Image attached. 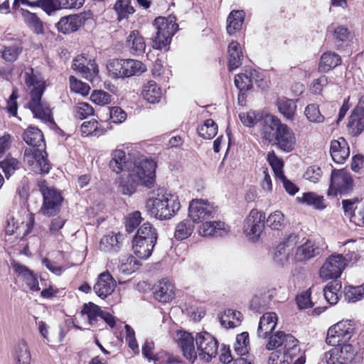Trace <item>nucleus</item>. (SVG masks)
<instances>
[{"mask_svg":"<svg viewBox=\"0 0 364 364\" xmlns=\"http://www.w3.org/2000/svg\"><path fill=\"white\" fill-rule=\"evenodd\" d=\"M180 207L178 197L168 193L149 198L146 203V210L150 215L159 220L169 219Z\"/></svg>","mask_w":364,"mask_h":364,"instance_id":"1","label":"nucleus"},{"mask_svg":"<svg viewBox=\"0 0 364 364\" xmlns=\"http://www.w3.org/2000/svg\"><path fill=\"white\" fill-rule=\"evenodd\" d=\"M38 186L43 198L41 213L47 216L56 215L60 211L63 202L60 193L53 187L48 186L45 180L38 181Z\"/></svg>","mask_w":364,"mask_h":364,"instance_id":"2","label":"nucleus"},{"mask_svg":"<svg viewBox=\"0 0 364 364\" xmlns=\"http://www.w3.org/2000/svg\"><path fill=\"white\" fill-rule=\"evenodd\" d=\"M156 163L146 157L139 159L129 174L132 180L136 184L151 187L154 182Z\"/></svg>","mask_w":364,"mask_h":364,"instance_id":"3","label":"nucleus"},{"mask_svg":"<svg viewBox=\"0 0 364 364\" xmlns=\"http://www.w3.org/2000/svg\"><path fill=\"white\" fill-rule=\"evenodd\" d=\"M153 26L156 29L154 42L158 46H168L171 42L172 36L178 29L176 23V18L169 16L168 18L159 16L155 18Z\"/></svg>","mask_w":364,"mask_h":364,"instance_id":"4","label":"nucleus"},{"mask_svg":"<svg viewBox=\"0 0 364 364\" xmlns=\"http://www.w3.org/2000/svg\"><path fill=\"white\" fill-rule=\"evenodd\" d=\"M353 332V322L350 320H343L328 328L326 343L332 346H340L343 342L349 340Z\"/></svg>","mask_w":364,"mask_h":364,"instance_id":"5","label":"nucleus"},{"mask_svg":"<svg viewBox=\"0 0 364 364\" xmlns=\"http://www.w3.org/2000/svg\"><path fill=\"white\" fill-rule=\"evenodd\" d=\"M196 345L198 357L200 360L210 362L218 354V342L215 337L206 331L196 333Z\"/></svg>","mask_w":364,"mask_h":364,"instance_id":"6","label":"nucleus"},{"mask_svg":"<svg viewBox=\"0 0 364 364\" xmlns=\"http://www.w3.org/2000/svg\"><path fill=\"white\" fill-rule=\"evenodd\" d=\"M217 213L216 207L203 199H193L188 207V216L193 223L203 222L213 218Z\"/></svg>","mask_w":364,"mask_h":364,"instance_id":"7","label":"nucleus"},{"mask_svg":"<svg viewBox=\"0 0 364 364\" xmlns=\"http://www.w3.org/2000/svg\"><path fill=\"white\" fill-rule=\"evenodd\" d=\"M23 160L28 166H34L35 171L41 173H48L51 168L46 149L26 148L23 154Z\"/></svg>","mask_w":364,"mask_h":364,"instance_id":"8","label":"nucleus"},{"mask_svg":"<svg viewBox=\"0 0 364 364\" xmlns=\"http://www.w3.org/2000/svg\"><path fill=\"white\" fill-rule=\"evenodd\" d=\"M265 214L252 209L244 222V232L250 239L257 240L262 234L265 224Z\"/></svg>","mask_w":364,"mask_h":364,"instance_id":"9","label":"nucleus"},{"mask_svg":"<svg viewBox=\"0 0 364 364\" xmlns=\"http://www.w3.org/2000/svg\"><path fill=\"white\" fill-rule=\"evenodd\" d=\"M356 351L351 344L336 346L325 354L327 364H351Z\"/></svg>","mask_w":364,"mask_h":364,"instance_id":"10","label":"nucleus"},{"mask_svg":"<svg viewBox=\"0 0 364 364\" xmlns=\"http://www.w3.org/2000/svg\"><path fill=\"white\" fill-rule=\"evenodd\" d=\"M346 265V259L342 255H332L319 270L321 278L328 280L339 277Z\"/></svg>","mask_w":364,"mask_h":364,"instance_id":"11","label":"nucleus"},{"mask_svg":"<svg viewBox=\"0 0 364 364\" xmlns=\"http://www.w3.org/2000/svg\"><path fill=\"white\" fill-rule=\"evenodd\" d=\"M81 313L87 316L89 323L91 326H95L100 320H102L111 328L116 325V319L112 314L102 310L100 306L92 302L85 304Z\"/></svg>","mask_w":364,"mask_h":364,"instance_id":"12","label":"nucleus"},{"mask_svg":"<svg viewBox=\"0 0 364 364\" xmlns=\"http://www.w3.org/2000/svg\"><path fill=\"white\" fill-rule=\"evenodd\" d=\"M346 217L357 226L364 227V201L357 198L342 200Z\"/></svg>","mask_w":364,"mask_h":364,"instance_id":"13","label":"nucleus"},{"mask_svg":"<svg viewBox=\"0 0 364 364\" xmlns=\"http://www.w3.org/2000/svg\"><path fill=\"white\" fill-rule=\"evenodd\" d=\"M353 180L350 174L344 169L333 170L331 173L329 192L337 194L347 193L351 190Z\"/></svg>","mask_w":364,"mask_h":364,"instance_id":"14","label":"nucleus"},{"mask_svg":"<svg viewBox=\"0 0 364 364\" xmlns=\"http://www.w3.org/2000/svg\"><path fill=\"white\" fill-rule=\"evenodd\" d=\"M23 77L29 97L43 95L46 87V80L39 71L32 68H26Z\"/></svg>","mask_w":364,"mask_h":364,"instance_id":"15","label":"nucleus"},{"mask_svg":"<svg viewBox=\"0 0 364 364\" xmlns=\"http://www.w3.org/2000/svg\"><path fill=\"white\" fill-rule=\"evenodd\" d=\"M43 95L31 96L27 107L31 111L33 116L43 122H51L53 118L50 105L46 101L42 100Z\"/></svg>","mask_w":364,"mask_h":364,"instance_id":"16","label":"nucleus"},{"mask_svg":"<svg viewBox=\"0 0 364 364\" xmlns=\"http://www.w3.org/2000/svg\"><path fill=\"white\" fill-rule=\"evenodd\" d=\"M272 144L276 145L279 149L284 152H291L294 149L296 145L295 134L291 128L284 124L279 129L278 133Z\"/></svg>","mask_w":364,"mask_h":364,"instance_id":"17","label":"nucleus"},{"mask_svg":"<svg viewBox=\"0 0 364 364\" xmlns=\"http://www.w3.org/2000/svg\"><path fill=\"white\" fill-rule=\"evenodd\" d=\"M177 343L181 348L183 356L193 363L198 358L195 348L196 337L188 332L180 331L177 333Z\"/></svg>","mask_w":364,"mask_h":364,"instance_id":"18","label":"nucleus"},{"mask_svg":"<svg viewBox=\"0 0 364 364\" xmlns=\"http://www.w3.org/2000/svg\"><path fill=\"white\" fill-rule=\"evenodd\" d=\"M88 18L86 13L70 15L62 17L56 24L58 31L63 33H70L77 31L83 26Z\"/></svg>","mask_w":364,"mask_h":364,"instance_id":"19","label":"nucleus"},{"mask_svg":"<svg viewBox=\"0 0 364 364\" xmlns=\"http://www.w3.org/2000/svg\"><path fill=\"white\" fill-rule=\"evenodd\" d=\"M258 123L262 137L270 143L273 142L279 129L284 125L279 119L272 115L265 116Z\"/></svg>","mask_w":364,"mask_h":364,"instance_id":"20","label":"nucleus"},{"mask_svg":"<svg viewBox=\"0 0 364 364\" xmlns=\"http://www.w3.org/2000/svg\"><path fill=\"white\" fill-rule=\"evenodd\" d=\"M116 287V282L108 271L101 273L93 286L96 295L105 299L110 295Z\"/></svg>","mask_w":364,"mask_h":364,"instance_id":"21","label":"nucleus"},{"mask_svg":"<svg viewBox=\"0 0 364 364\" xmlns=\"http://www.w3.org/2000/svg\"><path fill=\"white\" fill-rule=\"evenodd\" d=\"M260 81H262V77L256 70H246L245 73L237 74L235 77V85L240 91L249 90L254 82L261 86Z\"/></svg>","mask_w":364,"mask_h":364,"instance_id":"22","label":"nucleus"},{"mask_svg":"<svg viewBox=\"0 0 364 364\" xmlns=\"http://www.w3.org/2000/svg\"><path fill=\"white\" fill-rule=\"evenodd\" d=\"M230 228L224 222L206 221L199 228L198 232L203 237H223L227 235Z\"/></svg>","mask_w":364,"mask_h":364,"instance_id":"23","label":"nucleus"},{"mask_svg":"<svg viewBox=\"0 0 364 364\" xmlns=\"http://www.w3.org/2000/svg\"><path fill=\"white\" fill-rule=\"evenodd\" d=\"M11 264L15 274L26 282L31 291L40 290L37 277L31 270L15 260L11 261Z\"/></svg>","mask_w":364,"mask_h":364,"instance_id":"24","label":"nucleus"},{"mask_svg":"<svg viewBox=\"0 0 364 364\" xmlns=\"http://www.w3.org/2000/svg\"><path fill=\"white\" fill-rule=\"evenodd\" d=\"M153 294L158 301L168 302L174 298V286L168 279H162L153 287Z\"/></svg>","mask_w":364,"mask_h":364,"instance_id":"25","label":"nucleus"},{"mask_svg":"<svg viewBox=\"0 0 364 364\" xmlns=\"http://www.w3.org/2000/svg\"><path fill=\"white\" fill-rule=\"evenodd\" d=\"M322 249L314 241L306 240L296 248L295 259L299 262L306 261L320 255Z\"/></svg>","mask_w":364,"mask_h":364,"instance_id":"26","label":"nucleus"},{"mask_svg":"<svg viewBox=\"0 0 364 364\" xmlns=\"http://www.w3.org/2000/svg\"><path fill=\"white\" fill-rule=\"evenodd\" d=\"M330 153L332 159L337 164L343 163L350 155V149L343 138L333 140L331 143Z\"/></svg>","mask_w":364,"mask_h":364,"instance_id":"27","label":"nucleus"},{"mask_svg":"<svg viewBox=\"0 0 364 364\" xmlns=\"http://www.w3.org/2000/svg\"><path fill=\"white\" fill-rule=\"evenodd\" d=\"M277 315L274 312L265 313L259 320L257 335L260 338H267L274 330L277 323Z\"/></svg>","mask_w":364,"mask_h":364,"instance_id":"28","label":"nucleus"},{"mask_svg":"<svg viewBox=\"0 0 364 364\" xmlns=\"http://www.w3.org/2000/svg\"><path fill=\"white\" fill-rule=\"evenodd\" d=\"M24 141L32 148L46 149V143L42 132L36 127H29L23 133Z\"/></svg>","mask_w":364,"mask_h":364,"instance_id":"29","label":"nucleus"},{"mask_svg":"<svg viewBox=\"0 0 364 364\" xmlns=\"http://www.w3.org/2000/svg\"><path fill=\"white\" fill-rule=\"evenodd\" d=\"M279 335H281L282 341L279 350H282V353H285L288 356H296L300 350L298 340L292 335L284 331H279Z\"/></svg>","mask_w":364,"mask_h":364,"instance_id":"30","label":"nucleus"},{"mask_svg":"<svg viewBox=\"0 0 364 364\" xmlns=\"http://www.w3.org/2000/svg\"><path fill=\"white\" fill-rule=\"evenodd\" d=\"M245 11L243 10H232L227 18L226 30L230 36L234 35L241 30L245 19Z\"/></svg>","mask_w":364,"mask_h":364,"instance_id":"31","label":"nucleus"},{"mask_svg":"<svg viewBox=\"0 0 364 364\" xmlns=\"http://www.w3.org/2000/svg\"><path fill=\"white\" fill-rule=\"evenodd\" d=\"M348 127L355 134H359L364 129V108L356 107L349 117Z\"/></svg>","mask_w":364,"mask_h":364,"instance_id":"32","label":"nucleus"},{"mask_svg":"<svg viewBox=\"0 0 364 364\" xmlns=\"http://www.w3.org/2000/svg\"><path fill=\"white\" fill-rule=\"evenodd\" d=\"M109 166L117 173L126 170L128 168V161L124 151L120 149L113 151Z\"/></svg>","mask_w":364,"mask_h":364,"instance_id":"33","label":"nucleus"},{"mask_svg":"<svg viewBox=\"0 0 364 364\" xmlns=\"http://www.w3.org/2000/svg\"><path fill=\"white\" fill-rule=\"evenodd\" d=\"M142 96L148 102L155 104L160 101L162 92L155 81L150 80L144 85Z\"/></svg>","mask_w":364,"mask_h":364,"instance_id":"34","label":"nucleus"},{"mask_svg":"<svg viewBox=\"0 0 364 364\" xmlns=\"http://www.w3.org/2000/svg\"><path fill=\"white\" fill-rule=\"evenodd\" d=\"M341 63V58L339 55L335 53L326 52L321 57L318 69L321 73H327Z\"/></svg>","mask_w":364,"mask_h":364,"instance_id":"35","label":"nucleus"},{"mask_svg":"<svg viewBox=\"0 0 364 364\" xmlns=\"http://www.w3.org/2000/svg\"><path fill=\"white\" fill-rule=\"evenodd\" d=\"M132 243V248L136 256L139 259H146L151 256L156 242L133 240Z\"/></svg>","mask_w":364,"mask_h":364,"instance_id":"36","label":"nucleus"},{"mask_svg":"<svg viewBox=\"0 0 364 364\" xmlns=\"http://www.w3.org/2000/svg\"><path fill=\"white\" fill-rule=\"evenodd\" d=\"M158 233L156 229L149 223H144L137 230L133 240L152 241L156 242Z\"/></svg>","mask_w":364,"mask_h":364,"instance_id":"37","label":"nucleus"},{"mask_svg":"<svg viewBox=\"0 0 364 364\" xmlns=\"http://www.w3.org/2000/svg\"><path fill=\"white\" fill-rule=\"evenodd\" d=\"M241 317L240 312L227 309L220 318V324L226 328H235L240 324Z\"/></svg>","mask_w":364,"mask_h":364,"instance_id":"38","label":"nucleus"},{"mask_svg":"<svg viewBox=\"0 0 364 364\" xmlns=\"http://www.w3.org/2000/svg\"><path fill=\"white\" fill-rule=\"evenodd\" d=\"M139 265H140L139 262L134 256L127 254L122 255L119 258L118 269L119 272L130 274L135 272Z\"/></svg>","mask_w":364,"mask_h":364,"instance_id":"39","label":"nucleus"},{"mask_svg":"<svg viewBox=\"0 0 364 364\" xmlns=\"http://www.w3.org/2000/svg\"><path fill=\"white\" fill-rule=\"evenodd\" d=\"M341 289V283L338 281L329 282L323 289V295L326 300L331 305L337 304Z\"/></svg>","mask_w":364,"mask_h":364,"instance_id":"40","label":"nucleus"},{"mask_svg":"<svg viewBox=\"0 0 364 364\" xmlns=\"http://www.w3.org/2000/svg\"><path fill=\"white\" fill-rule=\"evenodd\" d=\"M23 18L28 27L36 33H43V25L41 19L36 14L31 13L26 9H21Z\"/></svg>","mask_w":364,"mask_h":364,"instance_id":"41","label":"nucleus"},{"mask_svg":"<svg viewBox=\"0 0 364 364\" xmlns=\"http://www.w3.org/2000/svg\"><path fill=\"white\" fill-rule=\"evenodd\" d=\"M132 0H117L114 5V10L117 13L119 21L127 19L134 14L135 9L132 6Z\"/></svg>","mask_w":364,"mask_h":364,"instance_id":"42","label":"nucleus"},{"mask_svg":"<svg viewBox=\"0 0 364 364\" xmlns=\"http://www.w3.org/2000/svg\"><path fill=\"white\" fill-rule=\"evenodd\" d=\"M228 68L233 70L239 68L244 59L242 47H228Z\"/></svg>","mask_w":364,"mask_h":364,"instance_id":"43","label":"nucleus"},{"mask_svg":"<svg viewBox=\"0 0 364 364\" xmlns=\"http://www.w3.org/2000/svg\"><path fill=\"white\" fill-rule=\"evenodd\" d=\"M277 107L279 112L287 119H292L296 109V102L289 99L279 98L277 100Z\"/></svg>","mask_w":364,"mask_h":364,"instance_id":"44","label":"nucleus"},{"mask_svg":"<svg viewBox=\"0 0 364 364\" xmlns=\"http://www.w3.org/2000/svg\"><path fill=\"white\" fill-rule=\"evenodd\" d=\"M123 63L124 64V77L138 75L146 70V67L139 60L126 59Z\"/></svg>","mask_w":364,"mask_h":364,"instance_id":"45","label":"nucleus"},{"mask_svg":"<svg viewBox=\"0 0 364 364\" xmlns=\"http://www.w3.org/2000/svg\"><path fill=\"white\" fill-rule=\"evenodd\" d=\"M193 222L189 220H183L176 226L174 237L177 240H183L188 238L194 229Z\"/></svg>","mask_w":364,"mask_h":364,"instance_id":"46","label":"nucleus"},{"mask_svg":"<svg viewBox=\"0 0 364 364\" xmlns=\"http://www.w3.org/2000/svg\"><path fill=\"white\" fill-rule=\"evenodd\" d=\"M197 131L200 137L204 139H211L218 133V125L212 119H208L198 128Z\"/></svg>","mask_w":364,"mask_h":364,"instance_id":"47","label":"nucleus"},{"mask_svg":"<svg viewBox=\"0 0 364 364\" xmlns=\"http://www.w3.org/2000/svg\"><path fill=\"white\" fill-rule=\"evenodd\" d=\"M298 200L303 203L312 205L317 209H323L325 208V205L323 204V197L313 192L303 193L302 197L298 198Z\"/></svg>","mask_w":364,"mask_h":364,"instance_id":"48","label":"nucleus"},{"mask_svg":"<svg viewBox=\"0 0 364 364\" xmlns=\"http://www.w3.org/2000/svg\"><path fill=\"white\" fill-rule=\"evenodd\" d=\"M15 353L18 364H30L31 356L26 342L21 341L18 343Z\"/></svg>","mask_w":364,"mask_h":364,"instance_id":"49","label":"nucleus"},{"mask_svg":"<svg viewBox=\"0 0 364 364\" xmlns=\"http://www.w3.org/2000/svg\"><path fill=\"white\" fill-rule=\"evenodd\" d=\"M345 300L348 302H355L364 297V284L357 287H348L345 288Z\"/></svg>","mask_w":364,"mask_h":364,"instance_id":"50","label":"nucleus"},{"mask_svg":"<svg viewBox=\"0 0 364 364\" xmlns=\"http://www.w3.org/2000/svg\"><path fill=\"white\" fill-rule=\"evenodd\" d=\"M267 160L274 171L277 178L284 175L283 172L284 162L282 159H279L276 155L274 151H271L267 154Z\"/></svg>","mask_w":364,"mask_h":364,"instance_id":"51","label":"nucleus"},{"mask_svg":"<svg viewBox=\"0 0 364 364\" xmlns=\"http://www.w3.org/2000/svg\"><path fill=\"white\" fill-rule=\"evenodd\" d=\"M124 60L122 59H112L109 61L107 65V70L110 75L116 78H124V64L123 62Z\"/></svg>","mask_w":364,"mask_h":364,"instance_id":"52","label":"nucleus"},{"mask_svg":"<svg viewBox=\"0 0 364 364\" xmlns=\"http://www.w3.org/2000/svg\"><path fill=\"white\" fill-rule=\"evenodd\" d=\"M305 115L309 121L314 123H321L324 121V116L321 114L318 105L310 104L306 106L304 111Z\"/></svg>","mask_w":364,"mask_h":364,"instance_id":"53","label":"nucleus"},{"mask_svg":"<svg viewBox=\"0 0 364 364\" xmlns=\"http://www.w3.org/2000/svg\"><path fill=\"white\" fill-rule=\"evenodd\" d=\"M73 68L82 73V77L87 80H92L94 75L97 73V66L95 63H91V68L80 63L76 60L73 63Z\"/></svg>","mask_w":364,"mask_h":364,"instance_id":"54","label":"nucleus"},{"mask_svg":"<svg viewBox=\"0 0 364 364\" xmlns=\"http://www.w3.org/2000/svg\"><path fill=\"white\" fill-rule=\"evenodd\" d=\"M265 220L267 226L272 230H279L284 226V215L279 210L271 213Z\"/></svg>","mask_w":364,"mask_h":364,"instance_id":"55","label":"nucleus"},{"mask_svg":"<svg viewBox=\"0 0 364 364\" xmlns=\"http://www.w3.org/2000/svg\"><path fill=\"white\" fill-rule=\"evenodd\" d=\"M0 168L3 170L6 177L9 178L19 168V161L14 158H6L0 162Z\"/></svg>","mask_w":364,"mask_h":364,"instance_id":"56","label":"nucleus"},{"mask_svg":"<svg viewBox=\"0 0 364 364\" xmlns=\"http://www.w3.org/2000/svg\"><path fill=\"white\" fill-rule=\"evenodd\" d=\"M328 32L333 34V38L339 41H346L349 36L348 28L337 23H331L328 27Z\"/></svg>","mask_w":364,"mask_h":364,"instance_id":"57","label":"nucleus"},{"mask_svg":"<svg viewBox=\"0 0 364 364\" xmlns=\"http://www.w3.org/2000/svg\"><path fill=\"white\" fill-rule=\"evenodd\" d=\"M122 240L123 235L121 233L109 235L102 239L101 243L108 245L110 250L118 252L122 243Z\"/></svg>","mask_w":364,"mask_h":364,"instance_id":"58","label":"nucleus"},{"mask_svg":"<svg viewBox=\"0 0 364 364\" xmlns=\"http://www.w3.org/2000/svg\"><path fill=\"white\" fill-rule=\"evenodd\" d=\"M70 87L72 91L79 93L82 95H87L90 90V87L87 83L77 80L74 76L69 77Z\"/></svg>","mask_w":364,"mask_h":364,"instance_id":"59","label":"nucleus"},{"mask_svg":"<svg viewBox=\"0 0 364 364\" xmlns=\"http://www.w3.org/2000/svg\"><path fill=\"white\" fill-rule=\"evenodd\" d=\"M90 99L95 104L104 106L111 102L112 95L103 90H95Z\"/></svg>","mask_w":364,"mask_h":364,"instance_id":"60","label":"nucleus"},{"mask_svg":"<svg viewBox=\"0 0 364 364\" xmlns=\"http://www.w3.org/2000/svg\"><path fill=\"white\" fill-rule=\"evenodd\" d=\"M152 75L162 83L168 82L171 75V71L168 68H164L160 64H156L152 69Z\"/></svg>","mask_w":364,"mask_h":364,"instance_id":"61","label":"nucleus"},{"mask_svg":"<svg viewBox=\"0 0 364 364\" xmlns=\"http://www.w3.org/2000/svg\"><path fill=\"white\" fill-rule=\"evenodd\" d=\"M269 300V296H267V294H261V295H256L255 296L250 304V308L257 311L259 312L263 309H265L267 307Z\"/></svg>","mask_w":364,"mask_h":364,"instance_id":"62","label":"nucleus"},{"mask_svg":"<svg viewBox=\"0 0 364 364\" xmlns=\"http://www.w3.org/2000/svg\"><path fill=\"white\" fill-rule=\"evenodd\" d=\"M141 214L139 211H134L130 213L126 221V230L132 232L141 222Z\"/></svg>","mask_w":364,"mask_h":364,"instance_id":"63","label":"nucleus"},{"mask_svg":"<svg viewBox=\"0 0 364 364\" xmlns=\"http://www.w3.org/2000/svg\"><path fill=\"white\" fill-rule=\"evenodd\" d=\"M93 114V107L87 102L78 103L75 107V117L81 120L92 115Z\"/></svg>","mask_w":364,"mask_h":364,"instance_id":"64","label":"nucleus"}]
</instances>
